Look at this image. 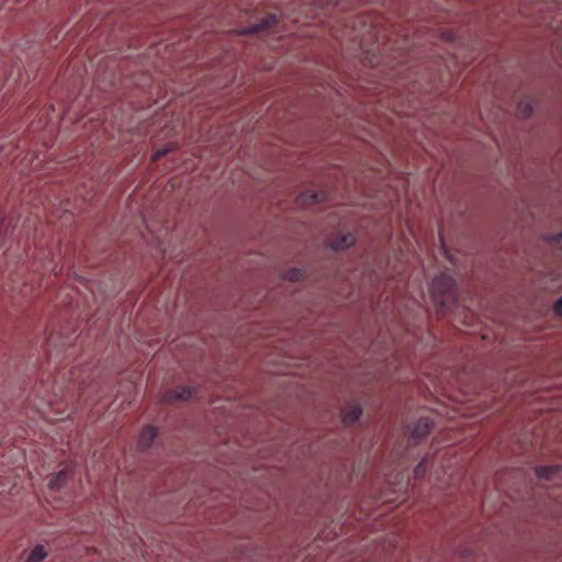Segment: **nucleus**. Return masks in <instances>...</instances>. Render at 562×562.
<instances>
[{"label":"nucleus","mask_w":562,"mask_h":562,"mask_svg":"<svg viewBox=\"0 0 562 562\" xmlns=\"http://www.w3.org/2000/svg\"><path fill=\"white\" fill-rule=\"evenodd\" d=\"M429 292L439 313L454 306L458 302L457 281L446 272H440L432 279Z\"/></svg>","instance_id":"1"},{"label":"nucleus","mask_w":562,"mask_h":562,"mask_svg":"<svg viewBox=\"0 0 562 562\" xmlns=\"http://www.w3.org/2000/svg\"><path fill=\"white\" fill-rule=\"evenodd\" d=\"M279 23V16L276 13H267L258 23L237 29L235 33L238 36H248L270 30Z\"/></svg>","instance_id":"2"},{"label":"nucleus","mask_w":562,"mask_h":562,"mask_svg":"<svg viewBox=\"0 0 562 562\" xmlns=\"http://www.w3.org/2000/svg\"><path fill=\"white\" fill-rule=\"evenodd\" d=\"M279 23V16L276 13H267L258 23L237 29L235 33L238 36H248L270 30Z\"/></svg>","instance_id":"3"},{"label":"nucleus","mask_w":562,"mask_h":562,"mask_svg":"<svg viewBox=\"0 0 562 562\" xmlns=\"http://www.w3.org/2000/svg\"><path fill=\"white\" fill-rule=\"evenodd\" d=\"M78 391L80 396H86V400H91L95 403L103 398V395L101 394V385L93 376L92 372H89L87 378L78 382Z\"/></svg>","instance_id":"4"},{"label":"nucleus","mask_w":562,"mask_h":562,"mask_svg":"<svg viewBox=\"0 0 562 562\" xmlns=\"http://www.w3.org/2000/svg\"><path fill=\"white\" fill-rule=\"evenodd\" d=\"M198 392V387L190 385H178L164 392L161 401L166 404L178 402H187L191 400Z\"/></svg>","instance_id":"5"},{"label":"nucleus","mask_w":562,"mask_h":562,"mask_svg":"<svg viewBox=\"0 0 562 562\" xmlns=\"http://www.w3.org/2000/svg\"><path fill=\"white\" fill-rule=\"evenodd\" d=\"M435 427V422L430 417H419L409 429V437L418 445L422 440L428 437Z\"/></svg>","instance_id":"6"},{"label":"nucleus","mask_w":562,"mask_h":562,"mask_svg":"<svg viewBox=\"0 0 562 562\" xmlns=\"http://www.w3.org/2000/svg\"><path fill=\"white\" fill-rule=\"evenodd\" d=\"M328 200V193L324 190L302 191L297 194L295 202L301 206H312L324 203Z\"/></svg>","instance_id":"7"},{"label":"nucleus","mask_w":562,"mask_h":562,"mask_svg":"<svg viewBox=\"0 0 562 562\" xmlns=\"http://www.w3.org/2000/svg\"><path fill=\"white\" fill-rule=\"evenodd\" d=\"M363 408L359 403L348 404L340 411V422L345 427H351L359 422Z\"/></svg>","instance_id":"8"},{"label":"nucleus","mask_w":562,"mask_h":562,"mask_svg":"<svg viewBox=\"0 0 562 562\" xmlns=\"http://www.w3.org/2000/svg\"><path fill=\"white\" fill-rule=\"evenodd\" d=\"M72 470L61 469L56 473H53L48 477L47 488L50 491H59L66 486Z\"/></svg>","instance_id":"9"},{"label":"nucleus","mask_w":562,"mask_h":562,"mask_svg":"<svg viewBox=\"0 0 562 562\" xmlns=\"http://www.w3.org/2000/svg\"><path fill=\"white\" fill-rule=\"evenodd\" d=\"M356 244V237L347 232L345 234L338 235L330 243V249L335 252H340L349 249Z\"/></svg>","instance_id":"10"},{"label":"nucleus","mask_w":562,"mask_h":562,"mask_svg":"<svg viewBox=\"0 0 562 562\" xmlns=\"http://www.w3.org/2000/svg\"><path fill=\"white\" fill-rule=\"evenodd\" d=\"M561 471V464L537 465L535 468V474L537 479L543 481H551Z\"/></svg>","instance_id":"11"},{"label":"nucleus","mask_w":562,"mask_h":562,"mask_svg":"<svg viewBox=\"0 0 562 562\" xmlns=\"http://www.w3.org/2000/svg\"><path fill=\"white\" fill-rule=\"evenodd\" d=\"M158 435V430L153 425H146L138 437V445L143 448H149L151 447L153 442L155 441L156 437Z\"/></svg>","instance_id":"12"},{"label":"nucleus","mask_w":562,"mask_h":562,"mask_svg":"<svg viewBox=\"0 0 562 562\" xmlns=\"http://www.w3.org/2000/svg\"><path fill=\"white\" fill-rule=\"evenodd\" d=\"M47 555L48 551L45 546L38 543L34 546L24 562H42L47 558Z\"/></svg>","instance_id":"13"},{"label":"nucleus","mask_w":562,"mask_h":562,"mask_svg":"<svg viewBox=\"0 0 562 562\" xmlns=\"http://www.w3.org/2000/svg\"><path fill=\"white\" fill-rule=\"evenodd\" d=\"M305 270L303 268L292 267L286 269L282 274V280L291 283L299 282L303 279Z\"/></svg>","instance_id":"14"},{"label":"nucleus","mask_w":562,"mask_h":562,"mask_svg":"<svg viewBox=\"0 0 562 562\" xmlns=\"http://www.w3.org/2000/svg\"><path fill=\"white\" fill-rule=\"evenodd\" d=\"M516 111L520 119L527 120L532 116L535 108L531 101L521 100L517 103Z\"/></svg>","instance_id":"15"},{"label":"nucleus","mask_w":562,"mask_h":562,"mask_svg":"<svg viewBox=\"0 0 562 562\" xmlns=\"http://www.w3.org/2000/svg\"><path fill=\"white\" fill-rule=\"evenodd\" d=\"M176 148H177V144H175V143L165 144L162 147L158 148L157 150H155L151 154L150 161L151 162L159 161L162 157H165L169 153L176 150Z\"/></svg>","instance_id":"16"},{"label":"nucleus","mask_w":562,"mask_h":562,"mask_svg":"<svg viewBox=\"0 0 562 562\" xmlns=\"http://www.w3.org/2000/svg\"><path fill=\"white\" fill-rule=\"evenodd\" d=\"M428 458L425 456L414 468L413 477L415 481H422L427 472Z\"/></svg>","instance_id":"17"},{"label":"nucleus","mask_w":562,"mask_h":562,"mask_svg":"<svg viewBox=\"0 0 562 562\" xmlns=\"http://www.w3.org/2000/svg\"><path fill=\"white\" fill-rule=\"evenodd\" d=\"M541 239L550 245H558L562 250V229L558 233H546L541 235Z\"/></svg>","instance_id":"18"},{"label":"nucleus","mask_w":562,"mask_h":562,"mask_svg":"<svg viewBox=\"0 0 562 562\" xmlns=\"http://www.w3.org/2000/svg\"><path fill=\"white\" fill-rule=\"evenodd\" d=\"M439 38L445 43H454L457 41V34L453 30L447 29L440 32Z\"/></svg>","instance_id":"19"},{"label":"nucleus","mask_w":562,"mask_h":562,"mask_svg":"<svg viewBox=\"0 0 562 562\" xmlns=\"http://www.w3.org/2000/svg\"><path fill=\"white\" fill-rule=\"evenodd\" d=\"M7 236L5 216L0 212V248L3 247Z\"/></svg>","instance_id":"20"},{"label":"nucleus","mask_w":562,"mask_h":562,"mask_svg":"<svg viewBox=\"0 0 562 562\" xmlns=\"http://www.w3.org/2000/svg\"><path fill=\"white\" fill-rule=\"evenodd\" d=\"M439 239L441 243V248H442V252H443L445 257L447 258L448 261H450L451 263H454L456 257L450 252L448 246L445 243L443 236L441 234H439Z\"/></svg>","instance_id":"21"},{"label":"nucleus","mask_w":562,"mask_h":562,"mask_svg":"<svg viewBox=\"0 0 562 562\" xmlns=\"http://www.w3.org/2000/svg\"><path fill=\"white\" fill-rule=\"evenodd\" d=\"M552 312L555 316L562 317V295L553 303Z\"/></svg>","instance_id":"22"},{"label":"nucleus","mask_w":562,"mask_h":562,"mask_svg":"<svg viewBox=\"0 0 562 562\" xmlns=\"http://www.w3.org/2000/svg\"><path fill=\"white\" fill-rule=\"evenodd\" d=\"M349 23L351 24V26L355 29L358 24L359 25H362L363 27L367 26V22L364 20L363 16H352L351 20L349 21Z\"/></svg>","instance_id":"23"},{"label":"nucleus","mask_w":562,"mask_h":562,"mask_svg":"<svg viewBox=\"0 0 562 562\" xmlns=\"http://www.w3.org/2000/svg\"><path fill=\"white\" fill-rule=\"evenodd\" d=\"M79 372V373H86L87 371H89V368L87 364H81V366H78V367H75L74 369H71L70 373L71 375H76V372Z\"/></svg>","instance_id":"24"},{"label":"nucleus","mask_w":562,"mask_h":562,"mask_svg":"<svg viewBox=\"0 0 562 562\" xmlns=\"http://www.w3.org/2000/svg\"><path fill=\"white\" fill-rule=\"evenodd\" d=\"M337 4H338V0H326L325 3H318V5L322 8H325L328 5H337Z\"/></svg>","instance_id":"25"},{"label":"nucleus","mask_w":562,"mask_h":562,"mask_svg":"<svg viewBox=\"0 0 562 562\" xmlns=\"http://www.w3.org/2000/svg\"><path fill=\"white\" fill-rule=\"evenodd\" d=\"M362 35H363V33H361V32H356V33H355V35H353V38H356V40H357V38H360V37H362Z\"/></svg>","instance_id":"26"},{"label":"nucleus","mask_w":562,"mask_h":562,"mask_svg":"<svg viewBox=\"0 0 562 562\" xmlns=\"http://www.w3.org/2000/svg\"><path fill=\"white\" fill-rule=\"evenodd\" d=\"M4 150V146L0 145V154Z\"/></svg>","instance_id":"27"}]
</instances>
